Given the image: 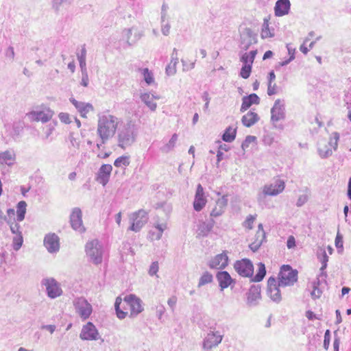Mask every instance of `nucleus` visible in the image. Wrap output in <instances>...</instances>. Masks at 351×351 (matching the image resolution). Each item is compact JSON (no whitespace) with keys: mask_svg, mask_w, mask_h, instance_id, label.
<instances>
[{"mask_svg":"<svg viewBox=\"0 0 351 351\" xmlns=\"http://www.w3.org/2000/svg\"><path fill=\"white\" fill-rule=\"evenodd\" d=\"M70 101L77 109L82 117H86L88 114L93 111V106L88 103L78 101L73 97L70 98Z\"/></svg>","mask_w":351,"mask_h":351,"instance_id":"obj_21","label":"nucleus"},{"mask_svg":"<svg viewBox=\"0 0 351 351\" xmlns=\"http://www.w3.org/2000/svg\"><path fill=\"white\" fill-rule=\"evenodd\" d=\"M221 335L217 334V332H211L208 335V338L204 343V346L210 348L213 346H217L219 343H221Z\"/></svg>","mask_w":351,"mask_h":351,"instance_id":"obj_28","label":"nucleus"},{"mask_svg":"<svg viewBox=\"0 0 351 351\" xmlns=\"http://www.w3.org/2000/svg\"><path fill=\"white\" fill-rule=\"evenodd\" d=\"M214 221L206 223L200 222L197 227V234L202 237L206 236L213 229Z\"/></svg>","mask_w":351,"mask_h":351,"instance_id":"obj_29","label":"nucleus"},{"mask_svg":"<svg viewBox=\"0 0 351 351\" xmlns=\"http://www.w3.org/2000/svg\"><path fill=\"white\" fill-rule=\"evenodd\" d=\"M58 117L60 121L65 124H69L71 123L70 116L68 113L61 112L59 114Z\"/></svg>","mask_w":351,"mask_h":351,"instance_id":"obj_45","label":"nucleus"},{"mask_svg":"<svg viewBox=\"0 0 351 351\" xmlns=\"http://www.w3.org/2000/svg\"><path fill=\"white\" fill-rule=\"evenodd\" d=\"M74 306L77 313L84 320L88 319L92 313V306L83 298H77L74 302Z\"/></svg>","mask_w":351,"mask_h":351,"instance_id":"obj_9","label":"nucleus"},{"mask_svg":"<svg viewBox=\"0 0 351 351\" xmlns=\"http://www.w3.org/2000/svg\"><path fill=\"white\" fill-rule=\"evenodd\" d=\"M236 129L231 127L228 128L223 134L222 139L226 142H232L236 137Z\"/></svg>","mask_w":351,"mask_h":351,"instance_id":"obj_35","label":"nucleus"},{"mask_svg":"<svg viewBox=\"0 0 351 351\" xmlns=\"http://www.w3.org/2000/svg\"><path fill=\"white\" fill-rule=\"evenodd\" d=\"M86 252L94 263L98 264L101 262V247L97 240L86 243Z\"/></svg>","mask_w":351,"mask_h":351,"instance_id":"obj_8","label":"nucleus"},{"mask_svg":"<svg viewBox=\"0 0 351 351\" xmlns=\"http://www.w3.org/2000/svg\"><path fill=\"white\" fill-rule=\"evenodd\" d=\"M261 298L260 291L256 287H252L247 293V301L249 302H252Z\"/></svg>","mask_w":351,"mask_h":351,"instance_id":"obj_38","label":"nucleus"},{"mask_svg":"<svg viewBox=\"0 0 351 351\" xmlns=\"http://www.w3.org/2000/svg\"><path fill=\"white\" fill-rule=\"evenodd\" d=\"M313 46V42H311L308 47L305 43H304L300 47V51L306 54L310 49H311Z\"/></svg>","mask_w":351,"mask_h":351,"instance_id":"obj_49","label":"nucleus"},{"mask_svg":"<svg viewBox=\"0 0 351 351\" xmlns=\"http://www.w3.org/2000/svg\"><path fill=\"white\" fill-rule=\"evenodd\" d=\"M223 212V209L220 208L215 206V207L211 211L210 215L212 217H218V216L221 215Z\"/></svg>","mask_w":351,"mask_h":351,"instance_id":"obj_50","label":"nucleus"},{"mask_svg":"<svg viewBox=\"0 0 351 351\" xmlns=\"http://www.w3.org/2000/svg\"><path fill=\"white\" fill-rule=\"evenodd\" d=\"M257 54V50H253L249 53H245L241 58V61L243 65L252 66L255 57Z\"/></svg>","mask_w":351,"mask_h":351,"instance_id":"obj_31","label":"nucleus"},{"mask_svg":"<svg viewBox=\"0 0 351 351\" xmlns=\"http://www.w3.org/2000/svg\"><path fill=\"white\" fill-rule=\"evenodd\" d=\"M184 70H189L194 66L195 60L189 54L184 55L181 60Z\"/></svg>","mask_w":351,"mask_h":351,"instance_id":"obj_36","label":"nucleus"},{"mask_svg":"<svg viewBox=\"0 0 351 351\" xmlns=\"http://www.w3.org/2000/svg\"><path fill=\"white\" fill-rule=\"evenodd\" d=\"M130 164L129 158L127 156H120L114 160V165L117 167L128 166Z\"/></svg>","mask_w":351,"mask_h":351,"instance_id":"obj_39","label":"nucleus"},{"mask_svg":"<svg viewBox=\"0 0 351 351\" xmlns=\"http://www.w3.org/2000/svg\"><path fill=\"white\" fill-rule=\"evenodd\" d=\"M333 347L335 351H339V341L338 339H335L333 343Z\"/></svg>","mask_w":351,"mask_h":351,"instance_id":"obj_62","label":"nucleus"},{"mask_svg":"<svg viewBox=\"0 0 351 351\" xmlns=\"http://www.w3.org/2000/svg\"><path fill=\"white\" fill-rule=\"evenodd\" d=\"M71 143H72L73 147H75L76 148H79V147H80V142L77 141L75 138L71 137Z\"/></svg>","mask_w":351,"mask_h":351,"instance_id":"obj_58","label":"nucleus"},{"mask_svg":"<svg viewBox=\"0 0 351 351\" xmlns=\"http://www.w3.org/2000/svg\"><path fill=\"white\" fill-rule=\"evenodd\" d=\"M272 55H273V53L271 51H267L263 56V60H266L267 58H271L272 56Z\"/></svg>","mask_w":351,"mask_h":351,"instance_id":"obj_61","label":"nucleus"},{"mask_svg":"<svg viewBox=\"0 0 351 351\" xmlns=\"http://www.w3.org/2000/svg\"><path fill=\"white\" fill-rule=\"evenodd\" d=\"M22 244H23V237H22V235L17 236L14 239V248L16 250H18L21 247Z\"/></svg>","mask_w":351,"mask_h":351,"instance_id":"obj_46","label":"nucleus"},{"mask_svg":"<svg viewBox=\"0 0 351 351\" xmlns=\"http://www.w3.org/2000/svg\"><path fill=\"white\" fill-rule=\"evenodd\" d=\"M170 27L166 25L162 28V32L164 34L167 35L169 33Z\"/></svg>","mask_w":351,"mask_h":351,"instance_id":"obj_64","label":"nucleus"},{"mask_svg":"<svg viewBox=\"0 0 351 351\" xmlns=\"http://www.w3.org/2000/svg\"><path fill=\"white\" fill-rule=\"evenodd\" d=\"M112 171V167L111 165L105 164L101 165L97 175V181L105 186L109 181Z\"/></svg>","mask_w":351,"mask_h":351,"instance_id":"obj_18","label":"nucleus"},{"mask_svg":"<svg viewBox=\"0 0 351 351\" xmlns=\"http://www.w3.org/2000/svg\"><path fill=\"white\" fill-rule=\"evenodd\" d=\"M54 114L53 111L48 106L41 105L36 110L27 114L31 121L47 123L49 121Z\"/></svg>","mask_w":351,"mask_h":351,"instance_id":"obj_4","label":"nucleus"},{"mask_svg":"<svg viewBox=\"0 0 351 351\" xmlns=\"http://www.w3.org/2000/svg\"><path fill=\"white\" fill-rule=\"evenodd\" d=\"M44 245L50 252L58 250L60 247L58 237L54 233L46 235L44 239Z\"/></svg>","mask_w":351,"mask_h":351,"instance_id":"obj_20","label":"nucleus"},{"mask_svg":"<svg viewBox=\"0 0 351 351\" xmlns=\"http://www.w3.org/2000/svg\"><path fill=\"white\" fill-rule=\"evenodd\" d=\"M81 84L84 87H86L88 85V76L86 71L82 72V78Z\"/></svg>","mask_w":351,"mask_h":351,"instance_id":"obj_53","label":"nucleus"},{"mask_svg":"<svg viewBox=\"0 0 351 351\" xmlns=\"http://www.w3.org/2000/svg\"><path fill=\"white\" fill-rule=\"evenodd\" d=\"M141 99L151 110H156L157 104L155 102V99H159L158 97H154L149 93H143L141 95Z\"/></svg>","mask_w":351,"mask_h":351,"instance_id":"obj_27","label":"nucleus"},{"mask_svg":"<svg viewBox=\"0 0 351 351\" xmlns=\"http://www.w3.org/2000/svg\"><path fill=\"white\" fill-rule=\"evenodd\" d=\"M114 307L117 316L121 319L125 318L128 314L130 317H136L143 311L141 300L133 294L126 295L123 300L117 297Z\"/></svg>","mask_w":351,"mask_h":351,"instance_id":"obj_1","label":"nucleus"},{"mask_svg":"<svg viewBox=\"0 0 351 351\" xmlns=\"http://www.w3.org/2000/svg\"><path fill=\"white\" fill-rule=\"evenodd\" d=\"M348 195L350 199H351V178L348 182Z\"/></svg>","mask_w":351,"mask_h":351,"instance_id":"obj_63","label":"nucleus"},{"mask_svg":"<svg viewBox=\"0 0 351 351\" xmlns=\"http://www.w3.org/2000/svg\"><path fill=\"white\" fill-rule=\"evenodd\" d=\"M247 237L249 247L253 252L257 251L265 239V233L263 230V225L259 223L257 230L254 231H250Z\"/></svg>","mask_w":351,"mask_h":351,"instance_id":"obj_5","label":"nucleus"},{"mask_svg":"<svg viewBox=\"0 0 351 351\" xmlns=\"http://www.w3.org/2000/svg\"><path fill=\"white\" fill-rule=\"evenodd\" d=\"M207 203V199L204 195V191L202 186L199 184L197 186L195 199L193 202V208L195 210L199 212L203 209Z\"/></svg>","mask_w":351,"mask_h":351,"instance_id":"obj_15","label":"nucleus"},{"mask_svg":"<svg viewBox=\"0 0 351 351\" xmlns=\"http://www.w3.org/2000/svg\"><path fill=\"white\" fill-rule=\"evenodd\" d=\"M259 117L258 114L252 111L248 112L246 114L243 115L241 119L243 124L247 128L257 123Z\"/></svg>","mask_w":351,"mask_h":351,"instance_id":"obj_26","label":"nucleus"},{"mask_svg":"<svg viewBox=\"0 0 351 351\" xmlns=\"http://www.w3.org/2000/svg\"><path fill=\"white\" fill-rule=\"evenodd\" d=\"M26 202L25 201H21L17 204V210H16V214H17V220L18 221H23L25 218V215L26 213Z\"/></svg>","mask_w":351,"mask_h":351,"instance_id":"obj_34","label":"nucleus"},{"mask_svg":"<svg viewBox=\"0 0 351 351\" xmlns=\"http://www.w3.org/2000/svg\"><path fill=\"white\" fill-rule=\"evenodd\" d=\"M167 303L171 308H173L177 303V298L176 296L171 297Z\"/></svg>","mask_w":351,"mask_h":351,"instance_id":"obj_55","label":"nucleus"},{"mask_svg":"<svg viewBox=\"0 0 351 351\" xmlns=\"http://www.w3.org/2000/svg\"><path fill=\"white\" fill-rule=\"evenodd\" d=\"M289 249L293 248L295 246V239L293 236H289L287 243Z\"/></svg>","mask_w":351,"mask_h":351,"instance_id":"obj_52","label":"nucleus"},{"mask_svg":"<svg viewBox=\"0 0 351 351\" xmlns=\"http://www.w3.org/2000/svg\"><path fill=\"white\" fill-rule=\"evenodd\" d=\"M252 66L250 65H243L240 71V76L243 79H247L252 72Z\"/></svg>","mask_w":351,"mask_h":351,"instance_id":"obj_43","label":"nucleus"},{"mask_svg":"<svg viewBox=\"0 0 351 351\" xmlns=\"http://www.w3.org/2000/svg\"><path fill=\"white\" fill-rule=\"evenodd\" d=\"M274 36V29H270L269 27V19L265 18L261 32V36L263 39H265L272 38Z\"/></svg>","mask_w":351,"mask_h":351,"instance_id":"obj_30","label":"nucleus"},{"mask_svg":"<svg viewBox=\"0 0 351 351\" xmlns=\"http://www.w3.org/2000/svg\"><path fill=\"white\" fill-rule=\"evenodd\" d=\"M256 215H249L245 221H244L243 223V226L248 229L249 230H252V225L254 224L255 220H256Z\"/></svg>","mask_w":351,"mask_h":351,"instance_id":"obj_42","label":"nucleus"},{"mask_svg":"<svg viewBox=\"0 0 351 351\" xmlns=\"http://www.w3.org/2000/svg\"><path fill=\"white\" fill-rule=\"evenodd\" d=\"M290 8L289 0H278L275 5V14L282 16L287 14Z\"/></svg>","mask_w":351,"mask_h":351,"instance_id":"obj_24","label":"nucleus"},{"mask_svg":"<svg viewBox=\"0 0 351 351\" xmlns=\"http://www.w3.org/2000/svg\"><path fill=\"white\" fill-rule=\"evenodd\" d=\"M10 230L12 233L16 234V236L21 235V232L20 231V226L16 223H12L10 224Z\"/></svg>","mask_w":351,"mask_h":351,"instance_id":"obj_47","label":"nucleus"},{"mask_svg":"<svg viewBox=\"0 0 351 351\" xmlns=\"http://www.w3.org/2000/svg\"><path fill=\"white\" fill-rule=\"evenodd\" d=\"M267 93L269 95H272L276 93L275 88L274 87H271L270 84H269L268 86Z\"/></svg>","mask_w":351,"mask_h":351,"instance_id":"obj_59","label":"nucleus"},{"mask_svg":"<svg viewBox=\"0 0 351 351\" xmlns=\"http://www.w3.org/2000/svg\"><path fill=\"white\" fill-rule=\"evenodd\" d=\"M68 68L70 69V71L72 73H73L75 71V65L74 61H72V62L69 63Z\"/></svg>","mask_w":351,"mask_h":351,"instance_id":"obj_60","label":"nucleus"},{"mask_svg":"<svg viewBox=\"0 0 351 351\" xmlns=\"http://www.w3.org/2000/svg\"><path fill=\"white\" fill-rule=\"evenodd\" d=\"M213 280V276L208 272H205L201 276L199 281V286H203L206 284L211 282Z\"/></svg>","mask_w":351,"mask_h":351,"instance_id":"obj_40","label":"nucleus"},{"mask_svg":"<svg viewBox=\"0 0 351 351\" xmlns=\"http://www.w3.org/2000/svg\"><path fill=\"white\" fill-rule=\"evenodd\" d=\"M44 284L49 297L55 298L62 295V290L55 279L47 278L45 280Z\"/></svg>","mask_w":351,"mask_h":351,"instance_id":"obj_11","label":"nucleus"},{"mask_svg":"<svg viewBox=\"0 0 351 351\" xmlns=\"http://www.w3.org/2000/svg\"><path fill=\"white\" fill-rule=\"evenodd\" d=\"M282 117V112L281 108L279 106V102L276 101L271 108V119L274 121H278Z\"/></svg>","mask_w":351,"mask_h":351,"instance_id":"obj_37","label":"nucleus"},{"mask_svg":"<svg viewBox=\"0 0 351 351\" xmlns=\"http://www.w3.org/2000/svg\"><path fill=\"white\" fill-rule=\"evenodd\" d=\"M97 336V330L92 322H88L84 325L80 333V338L84 340H95Z\"/></svg>","mask_w":351,"mask_h":351,"instance_id":"obj_17","label":"nucleus"},{"mask_svg":"<svg viewBox=\"0 0 351 351\" xmlns=\"http://www.w3.org/2000/svg\"><path fill=\"white\" fill-rule=\"evenodd\" d=\"M279 280L277 281L274 277H270L267 280V293L274 301H279L281 299V293L279 289Z\"/></svg>","mask_w":351,"mask_h":351,"instance_id":"obj_13","label":"nucleus"},{"mask_svg":"<svg viewBox=\"0 0 351 351\" xmlns=\"http://www.w3.org/2000/svg\"><path fill=\"white\" fill-rule=\"evenodd\" d=\"M70 222L74 230L80 232L84 230L82 222V213L79 208H75L72 210L70 215Z\"/></svg>","mask_w":351,"mask_h":351,"instance_id":"obj_14","label":"nucleus"},{"mask_svg":"<svg viewBox=\"0 0 351 351\" xmlns=\"http://www.w3.org/2000/svg\"><path fill=\"white\" fill-rule=\"evenodd\" d=\"M285 187L283 180H276L274 184H267L263 189V193L265 195L274 196L282 193Z\"/></svg>","mask_w":351,"mask_h":351,"instance_id":"obj_12","label":"nucleus"},{"mask_svg":"<svg viewBox=\"0 0 351 351\" xmlns=\"http://www.w3.org/2000/svg\"><path fill=\"white\" fill-rule=\"evenodd\" d=\"M217 279L221 289L228 288L230 285H231L232 283L234 282V280L231 278L229 273L226 271L218 272L217 274Z\"/></svg>","mask_w":351,"mask_h":351,"instance_id":"obj_23","label":"nucleus"},{"mask_svg":"<svg viewBox=\"0 0 351 351\" xmlns=\"http://www.w3.org/2000/svg\"><path fill=\"white\" fill-rule=\"evenodd\" d=\"M306 317L308 320H313L315 319H319L312 311H307L306 312Z\"/></svg>","mask_w":351,"mask_h":351,"instance_id":"obj_54","label":"nucleus"},{"mask_svg":"<svg viewBox=\"0 0 351 351\" xmlns=\"http://www.w3.org/2000/svg\"><path fill=\"white\" fill-rule=\"evenodd\" d=\"M259 103L260 99L258 95L255 93H252L242 98V104L240 110L243 112L250 108L252 105L258 104Z\"/></svg>","mask_w":351,"mask_h":351,"instance_id":"obj_22","label":"nucleus"},{"mask_svg":"<svg viewBox=\"0 0 351 351\" xmlns=\"http://www.w3.org/2000/svg\"><path fill=\"white\" fill-rule=\"evenodd\" d=\"M158 269H159L158 263L154 262L149 267V274L151 276L155 275L158 271Z\"/></svg>","mask_w":351,"mask_h":351,"instance_id":"obj_48","label":"nucleus"},{"mask_svg":"<svg viewBox=\"0 0 351 351\" xmlns=\"http://www.w3.org/2000/svg\"><path fill=\"white\" fill-rule=\"evenodd\" d=\"M147 213L144 210H139L133 213L130 229L133 231H138L147 223Z\"/></svg>","mask_w":351,"mask_h":351,"instance_id":"obj_10","label":"nucleus"},{"mask_svg":"<svg viewBox=\"0 0 351 351\" xmlns=\"http://www.w3.org/2000/svg\"><path fill=\"white\" fill-rule=\"evenodd\" d=\"M117 128V119L114 116L104 115L99 119L97 132L104 142L114 135Z\"/></svg>","mask_w":351,"mask_h":351,"instance_id":"obj_2","label":"nucleus"},{"mask_svg":"<svg viewBox=\"0 0 351 351\" xmlns=\"http://www.w3.org/2000/svg\"><path fill=\"white\" fill-rule=\"evenodd\" d=\"M55 326L54 325H47V326H43L42 327V328H45L47 330H49L51 333H53L55 330Z\"/></svg>","mask_w":351,"mask_h":351,"instance_id":"obj_57","label":"nucleus"},{"mask_svg":"<svg viewBox=\"0 0 351 351\" xmlns=\"http://www.w3.org/2000/svg\"><path fill=\"white\" fill-rule=\"evenodd\" d=\"M335 245L337 247H343L342 237L339 234H337L336 239H335Z\"/></svg>","mask_w":351,"mask_h":351,"instance_id":"obj_56","label":"nucleus"},{"mask_svg":"<svg viewBox=\"0 0 351 351\" xmlns=\"http://www.w3.org/2000/svg\"><path fill=\"white\" fill-rule=\"evenodd\" d=\"M144 80L147 84H152L154 82V79L152 72L147 68L144 69L143 71Z\"/></svg>","mask_w":351,"mask_h":351,"instance_id":"obj_41","label":"nucleus"},{"mask_svg":"<svg viewBox=\"0 0 351 351\" xmlns=\"http://www.w3.org/2000/svg\"><path fill=\"white\" fill-rule=\"evenodd\" d=\"M258 270L256 274L254 276L252 280L254 282H261L266 274L265 266L263 263H259L257 265Z\"/></svg>","mask_w":351,"mask_h":351,"instance_id":"obj_33","label":"nucleus"},{"mask_svg":"<svg viewBox=\"0 0 351 351\" xmlns=\"http://www.w3.org/2000/svg\"><path fill=\"white\" fill-rule=\"evenodd\" d=\"M236 271L243 277H252L254 273V266L247 258L237 261L234 264Z\"/></svg>","mask_w":351,"mask_h":351,"instance_id":"obj_7","label":"nucleus"},{"mask_svg":"<svg viewBox=\"0 0 351 351\" xmlns=\"http://www.w3.org/2000/svg\"><path fill=\"white\" fill-rule=\"evenodd\" d=\"M228 205V199L226 196H223L221 198L218 199L216 202V206L222 208L224 210V208Z\"/></svg>","mask_w":351,"mask_h":351,"instance_id":"obj_44","label":"nucleus"},{"mask_svg":"<svg viewBox=\"0 0 351 351\" xmlns=\"http://www.w3.org/2000/svg\"><path fill=\"white\" fill-rule=\"evenodd\" d=\"M15 160V154L13 152L5 151L0 153V167L5 165H12Z\"/></svg>","mask_w":351,"mask_h":351,"instance_id":"obj_25","label":"nucleus"},{"mask_svg":"<svg viewBox=\"0 0 351 351\" xmlns=\"http://www.w3.org/2000/svg\"><path fill=\"white\" fill-rule=\"evenodd\" d=\"M298 271L291 266L282 265L278 274L279 285L282 287L293 285L298 280Z\"/></svg>","mask_w":351,"mask_h":351,"instance_id":"obj_3","label":"nucleus"},{"mask_svg":"<svg viewBox=\"0 0 351 351\" xmlns=\"http://www.w3.org/2000/svg\"><path fill=\"white\" fill-rule=\"evenodd\" d=\"M330 331L327 330L324 334V345L326 349H328L330 343Z\"/></svg>","mask_w":351,"mask_h":351,"instance_id":"obj_51","label":"nucleus"},{"mask_svg":"<svg viewBox=\"0 0 351 351\" xmlns=\"http://www.w3.org/2000/svg\"><path fill=\"white\" fill-rule=\"evenodd\" d=\"M175 55L176 58L174 60H171L169 64L166 67V73L168 75H173L176 73V65L178 63L177 51L176 49H173V56Z\"/></svg>","mask_w":351,"mask_h":351,"instance_id":"obj_32","label":"nucleus"},{"mask_svg":"<svg viewBox=\"0 0 351 351\" xmlns=\"http://www.w3.org/2000/svg\"><path fill=\"white\" fill-rule=\"evenodd\" d=\"M167 228V223L165 222H157L148 232V238L151 241L159 240L162 237L164 230Z\"/></svg>","mask_w":351,"mask_h":351,"instance_id":"obj_19","label":"nucleus"},{"mask_svg":"<svg viewBox=\"0 0 351 351\" xmlns=\"http://www.w3.org/2000/svg\"><path fill=\"white\" fill-rule=\"evenodd\" d=\"M339 137L340 136L338 132H332L329 137L328 145L325 144L319 145L318 151L321 157H327L331 155L333 151L337 150Z\"/></svg>","mask_w":351,"mask_h":351,"instance_id":"obj_6","label":"nucleus"},{"mask_svg":"<svg viewBox=\"0 0 351 351\" xmlns=\"http://www.w3.org/2000/svg\"><path fill=\"white\" fill-rule=\"evenodd\" d=\"M228 264V256L226 252L216 255L213 257L209 263L212 269H221L225 268Z\"/></svg>","mask_w":351,"mask_h":351,"instance_id":"obj_16","label":"nucleus"}]
</instances>
